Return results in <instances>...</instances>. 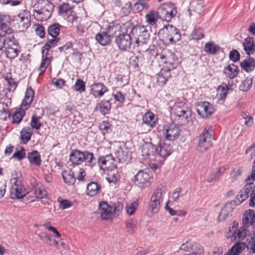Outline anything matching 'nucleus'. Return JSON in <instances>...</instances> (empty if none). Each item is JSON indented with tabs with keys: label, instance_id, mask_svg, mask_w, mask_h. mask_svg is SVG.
Returning a JSON list of instances; mask_svg holds the SVG:
<instances>
[{
	"label": "nucleus",
	"instance_id": "3",
	"mask_svg": "<svg viewBox=\"0 0 255 255\" xmlns=\"http://www.w3.org/2000/svg\"><path fill=\"white\" fill-rule=\"evenodd\" d=\"M34 95V92L32 88H27L20 108L17 109L12 116V124L17 125L20 123L25 114V111L30 107L33 101Z\"/></svg>",
	"mask_w": 255,
	"mask_h": 255
},
{
	"label": "nucleus",
	"instance_id": "51",
	"mask_svg": "<svg viewBox=\"0 0 255 255\" xmlns=\"http://www.w3.org/2000/svg\"><path fill=\"white\" fill-rule=\"evenodd\" d=\"M125 225L127 231L132 233L136 228L137 221L135 219H128L125 221Z\"/></svg>",
	"mask_w": 255,
	"mask_h": 255
},
{
	"label": "nucleus",
	"instance_id": "39",
	"mask_svg": "<svg viewBox=\"0 0 255 255\" xmlns=\"http://www.w3.org/2000/svg\"><path fill=\"white\" fill-rule=\"evenodd\" d=\"M251 229L249 227H245V226L243 225L240 228L237 232L235 233V238H237L240 240H244L247 236L251 234Z\"/></svg>",
	"mask_w": 255,
	"mask_h": 255
},
{
	"label": "nucleus",
	"instance_id": "61",
	"mask_svg": "<svg viewBox=\"0 0 255 255\" xmlns=\"http://www.w3.org/2000/svg\"><path fill=\"white\" fill-rule=\"evenodd\" d=\"M75 90L80 93L85 91V83L83 81H76L75 84Z\"/></svg>",
	"mask_w": 255,
	"mask_h": 255
},
{
	"label": "nucleus",
	"instance_id": "14",
	"mask_svg": "<svg viewBox=\"0 0 255 255\" xmlns=\"http://www.w3.org/2000/svg\"><path fill=\"white\" fill-rule=\"evenodd\" d=\"M4 47L6 57L10 59L15 58L20 52L18 42L15 38L11 42L8 40Z\"/></svg>",
	"mask_w": 255,
	"mask_h": 255
},
{
	"label": "nucleus",
	"instance_id": "27",
	"mask_svg": "<svg viewBox=\"0 0 255 255\" xmlns=\"http://www.w3.org/2000/svg\"><path fill=\"white\" fill-rule=\"evenodd\" d=\"M90 88V94L95 98L102 97L107 91V88L102 83H94Z\"/></svg>",
	"mask_w": 255,
	"mask_h": 255
},
{
	"label": "nucleus",
	"instance_id": "7",
	"mask_svg": "<svg viewBox=\"0 0 255 255\" xmlns=\"http://www.w3.org/2000/svg\"><path fill=\"white\" fill-rule=\"evenodd\" d=\"M94 159V155L89 151H81L78 150L72 151L69 156V161L73 164L79 165L84 161L88 163H92Z\"/></svg>",
	"mask_w": 255,
	"mask_h": 255
},
{
	"label": "nucleus",
	"instance_id": "49",
	"mask_svg": "<svg viewBox=\"0 0 255 255\" xmlns=\"http://www.w3.org/2000/svg\"><path fill=\"white\" fill-rule=\"evenodd\" d=\"M111 106L109 101H102L99 105L98 109L104 115L108 113L111 109Z\"/></svg>",
	"mask_w": 255,
	"mask_h": 255
},
{
	"label": "nucleus",
	"instance_id": "13",
	"mask_svg": "<svg viewBox=\"0 0 255 255\" xmlns=\"http://www.w3.org/2000/svg\"><path fill=\"white\" fill-rule=\"evenodd\" d=\"M165 38L170 44H175L181 38L179 30L172 25H169L165 27Z\"/></svg>",
	"mask_w": 255,
	"mask_h": 255
},
{
	"label": "nucleus",
	"instance_id": "53",
	"mask_svg": "<svg viewBox=\"0 0 255 255\" xmlns=\"http://www.w3.org/2000/svg\"><path fill=\"white\" fill-rule=\"evenodd\" d=\"M50 62L51 59L48 57V55L45 54L43 56L42 54V61L39 67V70L41 72H44L46 67L50 63Z\"/></svg>",
	"mask_w": 255,
	"mask_h": 255
},
{
	"label": "nucleus",
	"instance_id": "60",
	"mask_svg": "<svg viewBox=\"0 0 255 255\" xmlns=\"http://www.w3.org/2000/svg\"><path fill=\"white\" fill-rule=\"evenodd\" d=\"M229 58L234 62L238 61L240 59V54L236 50H233L230 52Z\"/></svg>",
	"mask_w": 255,
	"mask_h": 255
},
{
	"label": "nucleus",
	"instance_id": "28",
	"mask_svg": "<svg viewBox=\"0 0 255 255\" xmlns=\"http://www.w3.org/2000/svg\"><path fill=\"white\" fill-rule=\"evenodd\" d=\"M0 34L2 36L7 38L10 42L14 39L13 32L14 30L9 27V24L5 22L0 19Z\"/></svg>",
	"mask_w": 255,
	"mask_h": 255
},
{
	"label": "nucleus",
	"instance_id": "54",
	"mask_svg": "<svg viewBox=\"0 0 255 255\" xmlns=\"http://www.w3.org/2000/svg\"><path fill=\"white\" fill-rule=\"evenodd\" d=\"M222 174L221 168H218L217 171L212 173L208 177L207 181L208 182H215L218 180Z\"/></svg>",
	"mask_w": 255,
	"mask_h": 255
},
{
	"label": "nucleus",
	"instance_id": "37",
	"mask_svg": "<svg viewBox=\"0 0 255 255\" xmlns=\"http://www.w3.org/2000/svg\"><path fill=\"white\" fill-rule=\"evenodd\" d=\"M239 71V68L234 64L229 65L224 69V73L229 78L232 79L234 78L238 74Z\"/></svg>",
	"mask_w": 255,
	"mask_h": 255
},
{
	"label": "nucleus",
	"instance_id": "46",
	"mask_svg": "<svg viewBox=\"0 0 255 255\" xmlns=\"http://www.w3.org/2000/svg\"><path fill=\"white\" fill-rule=\"evenodd\" d=\"M219 50L220 47L213 42L207 43L204 46V51L209 54H216Z\"/></svg>",
	"mask_w": 255,
	"mask_h": 255
},
{
	"label": "nucleus",
	"instance_id": "1",
	"mask_svg": "<svg viewBox=\"0 0 255 255\" xmlns=\"http://www.w3.org/2000/svg\"><path fill=\"white\" fill-rule=\"evenodd\" d=\"M128 32L131 36L132 40L137 47L143 46L149 40V33L143 25L133 26L130 22L126 23Z\"/></svg>",
	"mask_w": 255,
	"mask_h": 255
},
{
	"label": "nucleus",
	"instance_id": "8",
	"mask_svg": "<svg viewBox=\"0 0 255 255\" xmlns=\"http://www.w3.org/2000/svg\"><path fill=\"white\" fill-rule=\"evenodd\" d=\"M159 18L162 20L170 22L177 14V8L175 4L171 2L164 3L158 9Z\"/></svg>",
	"mask_w": 255,
	"mask_h": 255
},
{
	"label": "nucleus",
	"instance_id": "38",
	"mask_svg": "<svg viewBox=\"0 0 255 255\" xmlns=\"http://www.w3.org/2000/svg\"><path fill=\"white\" fill-rule=\"evenodd\" d=\"M52 39L48 40L42 48V54L44 55L45 54L48 55L49 49L57 45L60 38L59 37H53Z\"/></svg>",
	"mask_w": 255,
	"mask_h": 255
},
{
	"label": "nucleus",
	"instance_id": "56",
	"mask_svg": "<svg viewBox=\"0 0 255 255\" xmlns=\"http://www.w3.org/2000/svg\"><path fill=\"white\" fill-rule=\"evenodd\" d=\"M114 99L120 104H123L126 100V97L124 94L119 91L114 92L112 94Z\"/></svg>",
	"mask_w": 255,
	"mask_h": 255
},
{
	"label": "nucleus",
	"instance_id": "44",
	"mask_svg": "<svg viewBox=\"0 0 255 255\" xmlns=\"http://www.w3.org/2000/svg\"><path fill=\"white\" fill-rule=\"evenodd\" d=\"M100 186L95 182H91L87 186V194L91 196H95L98 193Z\"/></svg>",
	"mask_w": 255,
	"mask_h": 255
},
{
	"label": "nucleus",
	"instance_id": "40",
	"mask_svg": "<svg viewBox=\"0 0 255 255\" xmlns=\"http://www.w3.org/2000/svg\"><path fill=\"white\" fill-rule=\"evenodd\" d=\"M62 177L65 182L69 185L73 184L76 180L74 173L71 169L64 171L62 172Z\"/></svg>",
	"mask_w": 255,
	"mask_h": 255
},
{
	"label": "nucleus",
	"instance_id": "33",
	"mask_svg": "<svg viewBox=\"0 0 255 255\" xmlns=\"http://www.w3.org/2000/svg\"><path fill=\"white\" fill-rule=\"evenodd\" d=\"M157 120L156 116L151 112L146 113L142 117L143 124L148 126L150 128L155 126Z\"/></svg>",
	"mask_w": 255,
	"mask_h": 255
},
{
	"label": "nucleus",
	"instance_id": "64",
	"mask_svg": "<svg viewBox=\"0 0 255 255\" xmlns=\"http://www.w3.org/2000/svg\"><path fill=\"white\" fill-rule=\"evenodd\" d=\"M39 237L41 240H42L46 243H47L51 241V237L44 232L41 233L39 235Z\"/></svg>",
	"mask_w": 255,
	"mask_h": 255
},
{
	"label": "nucleus",
	"instance_id": "48",
	"mask_svg": "<svg viewBox=\"0 0 255 255\" xmlns=\"http://www.w3.org/2000/svg\"><path fill=\"white\" fill-rule=\"evenodd\" d=\"M138 206L137 201L128 203L126 206V211L128 215L131 216L134 214Z\"/></svg>",
	"mask_w": 255,
	"mask_h": 255
},
{
	"label": "nucleus",
	"instance_id": "32",
	"mask_svg": "<svg viewBox=\"0 0 255 255\" xmlns=\"http://www.w3.org/2000/svg\"><path fill=\"white\" fill-rule=\"evenodd\" d=\"M243 45L247 55H250L255 52V43L253 38L248 37L245 39Z\"/></svg>",
	"mask_w": 255,
	"mask_h": 255
},
{
	"label": "nucleus",
	"instance_id": "4",
	"mask_svg": "<svg viewBox=\"0 0 255 255\" xmlns=\"http://www.w3.org/2000/svg\"><path fill=\"white\" fill-rule=\"evenodd\" d=\"M10 180L11 187L10 189V197L12 199H22L28 192L22 184L21 180L17 175L12 174Z\"/></svg>",
	"mask_w": 255,
	"mask_h": 255
},
{
	"label": "nucleus",
	"instance_id": "5",
	"mask_svg": "<svg viewBox=\"0 0 255 255\" xmlns=\"http://www.w3.org/2000/svg\"><path fill=\"white\" fill-rule=\"evenodd\" d=\"M163 190L164 186L159 185L153 192L148 205V210L151 215L157 213L160 208V204L163 200Z\"/></svg>",
	"mask_w": 255,
	"mask_h": 255
},
{
	"label": "nucleus",
	"instance_id": "47",
	"mask_svg": "<svg viewBox=\"0 0 255 255\" xmlns=\"http://www.w3.org/2000/svg\"><path fill=\"white\" fill-rule=\"evenodd\" d=\"M228 89L226 84H222L219 86L217 96L220 100H224L226 98Z\"/></svg>",
	"mask_w": 255,
	"mask_h": 255
},
{
	"label": "nucleus",
	"instance_id": "34",
	"mask_svg": "<svg viewBox=\"0 0 255 255\" xmlns=\"http://www.w3.org/2000/svg\"><path fill=\"white\" fill-rule=\"evenodd\" d=\"M247 247L244 243H236L225 255H239Z\"/></svg>",
	"mask_w": 255,
	"mask_h": 255
},
{
	"label": "nucleus",
	"instance_id": "36",
	"mask_svg": "<svg viewBox=\"0 0 255 255\" xmlns=\"http://www.w3.org/2000/svg\"><path fill=\"white\" fill-rule=\"evenodd\" d=\"M159 18L158 11L154 10L149 11L145 16L146 22L150 25H154L157 21V18Z\"/></svg>",
	"mask_w": 255,
	"mask_h": 255
},
{
	"label": "nucleus",
	"instance_id": "59",
	"mask_svg": "<svg viewBox=\"0 0 255 255\" xmlns=\"http://www.w3.org/2000/svg\"><path fill=\"white\" fill-rule=\"evenodd\" d=\"M35 31L37 35L39 36L40 38H43L45 36V29L44 27L41 24H35Z\"/></svg>",
	"mask_w": 255,
	"mask_h": 255
},
{
	"label": "nucleus",
	"instance_id": "58",
	"mask_svg": "<svg viewBox=\"0 0 255 255\" xmlns=\"http://www.w3.org/2000/svg\"><path fill=\"white\" fill-rule=\"evenodd\" d=\"M253 83V81H241L239 85V89L242 91H248Z\"/></svg>",
	"mask_w": 255,
	"mask_h": 255
},
{
	"label": "nucleus",
	"instance_id": "19",
	"mask_svg": "<svg viewBox=\"0 0 255 255\" xmlns=\"http://www.w3.org/2000/svg\"><path fill=\"white\" fill-rule=\"evenodd\" d=\"M160 62L166 64L168 69H174L177 65V58L173 53L168 52L165 55H159Z\"/></svg>",
	"mask_w": 255,
	"mask_h": 255
},
{
	"label": "nucleus",
	"instance_id": "12",
	"mask_svg": "<svg viewBox=\"0 0 255 255\" xmlns=\"http://www.w3.org/2000/svg\"><path fill=\"white\" fill-rule=\"evenodd\" d=\"M30 17L31 14L29 11L23 10L20 11L15 19L19 29L23 31L30 26Z\"/></svg>",
	"mask_w": 255,
	"mask_h": 255
},
{
	"label": "nucleus",
	"instance_id": "63",
	"mask_svg": "<svg viewBox=\"0 0 255 255\" xmlns=\"http://www.w3.org/2000/svg\"><path fill=\"white\" fill-rule=\"evenodd\" d=\"M25 156V151L23 148H21L19 150L15 151L12 157L17 159L19 160H22Z\"/></svg>",
	"mask_w": 255,
	"mask_h": 255
},
{
	"label": "nucleus",
	"instance_id": "41",
	"mask_svg": "<svg viewBox=\"0 0 255 255\" xmlns=\"http://www.w3.org/2000/svg\"><path fill=\"white\" fill-rule=\"evenodd\" d=\"M61 27H62V26L60 24L57 22L50 24L47 28L48 34L52 37H57L60 32Z\"/></svg>",
	"mask_w": 255,
	"mask_h": 255
},
{
	"label": "nucleus",
	"instance_id": "45",
	"mask_svg": "<svg viewBox=\"0 0 255 255\" xmlns=\"http://www.w3.org/2000/svg\"><path fill=\"white\" fill-rule=\"evenodd\" d=\"M149 6L144 0H138L133 5V12L136 13L141 11L143 9H147Z\"/></svg>",
	"mask_w": 255,
	"mask_h": 255
},
{
	"label": "nucleus",
	"instance_id": "55",
	"mask_svg": "<svg viewBox=\"0 0 255 255\" xmlns=\"http://www.w3.org/2000/svg\"><path fill=\"white\" fill-rule=\"evenodd\" d=\"M132 9V4L131 2H127L121 8V13L123 16H127L130 13Z\"/></svg>",
	"mask_w": 255,
	"mask_h": 255
},
{
	"label": "nucleus",
	"instance_id": "17",
	"mask_svg": "<svg viewBox=\"0 0 255 255\" xmlns=\"http://www.w3.org/2000/svg\"><path fill=\"white\" fill-rule=\"evenodd\" d=\"M98 163L100 168L104 171L113 170L116 168L115 159L111 154L100 157Z\"/></svg>",
	"mask_w": 255,
	"mask_h": 255
},
{
	"label": "nucleus",
	"instance_id": "22",
	"mask_svg": "<svg viewBox=\"0 0 255 255\" xmlns=\"http://www.w3.org/2000/svg\"><path fill=\"white\" fill-rule=\"evenodd\" d=\"M99 213L103 220H109L112 218L113 206L109 205L106 202H101L99 204Z\"/></svg>",
	"mask_w": 255,
	"mask_h": 255
},
{
	"label": "nucleus",
	"instance_id": "2",
	"mask_svg": "<svg viewBox=\"0 0 255 255\" xmlns=\"http://www.w3.org/2000/svg\"><path fill=\"white\" fill-rule=\"evenodd\" d=\"M54 7L48 0H38L33 6V15L38 21H46L51 17Z\"/></svg>",
	"mask_w": 255,
	"mask_h": 255
},
{
	"label": "nucleus",
	"instance_id": "10",
	"mask_svg": "<svg viewBox=\"0 0 255 255\" xmlns=\"http://www.w3.org/2000/svg\"><path fill=\"white\" fill-rule=\"evenodd\" d=\"M181 130L179 126L174 124L165 125L162 129V133L165 139L168 141H173L177 140Z\"/></svg>",
	"mask_w": 255,
	"mask_h": 255
},
{
	"label": "nucleus",
	"instance_id": "52",
	"mask_svg": "<svg viewBox=\"0 0 255 255\" xmlns=\"http://www.w3.org/2000/svg\"><path fill=\"white\" fill-rule=\"evenodd\" d=\"M40 117H38L36 115L32 116L31 120L30 122V126L31 127L35 129H39L42 124L40 122Z\"/></svg>",
	"mask_w": 255,
	"mask_h": 255
},
{
	"label": "nucleus",
	"instance_id": "25",
	"mask_svg": "<svg viewBox=\"0 0 255 255\" xmlns=\"http://www.w3.org/2000/svg\"><path fill=\"white\" fill-rule=\"evenodd\" d=\"M157 151H158V148H157V146L151 143H145L142 146V155L144 158H149L150 159H152V157L155 155H157Z\"/></svg>",
	"mask_w": 255,
	"mask_h": 255
},
{
	"label": "nucleus",
	"instance_id": "35",
	"mask_svg": "<svg viewBox=\"0 0 255 255\" xmlns=\"http://www.w3.org/2000/svg\"><path fill=\"white\" fill-rule=\"evenodd\" d=\"M242 69L247 72H250L253 71L255 68V61L252 57H249L245 59L240 63Z\"/></svg>",
	"mask_w": 255,
	"mask_h": 255
},
{
	"label": "nucleus",
	"instance_id": "30",
	"mask_svg": "<svg viewBox=\"0 0 255 255\" xmlns=\"http://www.w3.org/2000/svg\"><path fill=\"white\" fill-rule=\"evenodd\" d=\"M233 203L234 201H232L231 203H227L221 209L218 218L219 221H223L230 216H231V213L234 209L233 207Z\"/></svg>",
	"mask_w": 255,
	"mask_h": 255
},
{
	"label": "nucleus",
	"instance_id": "43",
	"mask_svg": "<svg viewBox=\"0 0 255 255\" xmlns=\"http://www.w3.org/2000/svg\"><path fill=\"white\" fill-rule=\"evenodd\" d=\"M32 133L31 129L29 127L23 128L20 132V138L22 142L27 143L30 139Z\"/></svg>",
	"mask_w": 255,
	"mask_h": 255
},
{
	"label": "nucleus",
	"instance_id": "11",
	"mask_svg": "<svg viewBox=\"0 0 255 255\" xmlns=\"http://www.w3.org/2000/svg\"><path fill=\"white\" fill-rule=\"evenodd\" d=\"M181 104H175L173 108V111L174 114L181 119L183 123H187L190 119L191 111L186 107H181Z\"/></svg>",
	"mask_w": 255,
	"mask_h": 255
},
{
	"label": "nucleus",
	"instance_id": "23",
	"mask_svg": "<svg viewBox=\"0 0 255 255\" xmlns=\"http://www.w3.org/2000/svg\"><path fill=\"white\" fill-rule=\"evenodd\" d=\"M31 192L34 194V196L28 199L29 202H34L36 199H42L46 196L47 193L40 183H37L33 185Z\"/></svg>",
	"mask_w": 255,
	"mask_h": 255
},
{
	"label": "nucleus",
	"instance_id": "57",
	"mask_svg": "<svg viewBox=\"0 0 255 255\" xmlns=\"http://www.w3.org/2000/svg\"><path fill=\"white\" fill-rule=\"evenodd\" d=\"M110 172L108 174V177L107 179L109 183H115L119 179V176L117 174V172L113 171V170H110Z\"/></svg>",
	"mask_w": 255,
	"mask_h": 255
},
{
	"label": "nucleus",
	"instance_id": "24",
	"mask_svg": "<svg viewBox=\"0 0 255 255\" xmlns=\"http://www.w3.org/2000/svg\"><path fill=\"white\" fill-rule=\"evenodd\" d=\"M243 224L245 227H249L251 229L255 227V212L252 209L245 211L243 216Z\"/></svg>",
	"mask_w": 255,
	"mask_h": 255
},
{
	"label": "nucleus",
	"instance_id": "42",
	"mask_svg": "<svg viewBox=\"0 0 255 255\" xmlns=\"http://www.w3.org/2000/svg\"><path fill=\"white\" fill-rule=\"evenodd\" d=\"M27 158L30 163L36 165H40L41 164L40 155L36 150H34L28 154Z\"/></svg>",
	"mask_w": 255,
	"mask_h": 255
},
{
	"label": "nucleus",
	"instance_id": "16",
	"mask_svg": "<svg viewBox=\"0 0 255 255\" xmlns=\"http://www.w3.org/2000/svg\"><path fill=\"white\" fill-rule=\"evenodd\" d=\"M255 189V185L246 184L237 195L236 200L234 201V205H239L248 199L251 196L253 190H254Z\"/></svg>",
	"mask_w": 255,
	"mask_h": 255
},
{
	"label": "nucleus",
	"instance_id": "6",
	"mask_svg": "<svg viewBox=\"0 0 255 255\" xmlns=\"http://www.w3.org/2000/svg\"><path fill=\"white\" fill-rule=\"evenodd\" d=\"M213 130L210 127H206L199 136L198 148L201 152L205 151L212 145L214 138L212 137Z\"/></svg>",
	"mask_w": 255,
	"mask_h": 255
},
{
	"label": "nucleus",
	"instance_id": "26",
	"mask_svg": "<svg viewBox=\"0 0 255 255\" xmlns=\"http://www.w3.org/2000/svg\"><path fill=\"white\" fill-rule=\"evenodd\" d=\"M115 154L120 162L128 161L131 158L130 152L126 147L118 146L115 149Z\"/></svg>",
	"mask_w": 255,
	"mask_h": 255
},
{
	"label": "nucleus",
	"instance_id": "29",
	"mask_svg": "<svg viewBox=\"0 0 255 255\" xmlns=\"http://www.w3.org/2000/svg\"><path fill=\"white\" fill-rule=\"evenodd\" d=\"M157 148H158L157 155L163 158L169 156L173 151L172 145L165 141L160 142Z\"/></svg>",
	"mask_w": 255,
	"mask_h": 255
},
{
	"label": "nucleus",
	"instance_id": "62",
	"mask_svg": "<svg viewBox=\"0 0 255 255\" xmlns=\"http://www.w3.org/2000/svg\"><path fill=\"white\" fill-rule=\"evenodd\" d=\"M172 69H162L158 73L159 77L162 78L164 80H168L170 76V71Z\"/></svg>",
	"mask_w": 255,
	"mask_h": 255
},
{
	"label": "nucleus",
	"instance_id": "31",
	"mask_svg": "<svg viewBox=\"0 0 255 255\" xmlns=\"http://www.w3.org/2000/svg\"><path fill=\"white\" fill-rule=\"evenodd\" d=\"M96 40L102 46H106L111 42V36L105 31L99 32L95 36Z\"/></svg>",
	"mask_w": 255,
	"mask_h": 255
},
{
	"label": "nucleus",
	"instance_id": "50",
	"mask_svg": "<svg viewBox=\"0 0 255 255\" xmlns=\"http://www.w3.org/2000/svg\"><path fill=\"white\" fill-rule=\"evenodd\" d=\"M191 35L193 39L200 40L204 36V30L200 27H195L192 32Z\"/></svg>",
	"mask_w": 255,
	"mask_h": 255
},
{
	"label": "nucleus",
	"instance_id": "15",
	"mask_svg": "<svg viewBox=\"0 0 255 255\" xmlns=\"http://www.w3.org/2000/svg\"><path fill=\"white\" fill-rule=\"evenodd\" d=\"M196 111L201 117L207 118L214 113V109L209 102H200L197 105Z\"/></svg>",
	"mask_w": 255,
	"mask_h": 255
},
{
	"label": "nucleus",
	"instance_id": "20",
	"mask_svg": "<svg viewBox=\"0 0 255 255\" xmlns=\"http://www.w3.org/2000/svg\"><path fill=\"white\" fill-rule=\"evenodd\" d=\"M59 12L67 21L73 22L75 20V14L71 6L67 3L63 2L59 6Z\"/></svg>",
	"mask_w": 255,
	"mask_h": 255
},
{
	"label": "nucleus",
	"instance_id": "18",
	"mask_svg": "<svg viewBox=\"0 0 255 255\" xmlns=\"http://www.w3.org/2000/svg\"><path fill=\"white\" fill-rule=\"evenodd\" d=\"M180 250L185 252H191L195 255L201 254L203 251L201 246L191 240L187 241L183 243L180 246Z\"/></svg>",
	"mask_w": 255,
	"mask_h": 255
},
{
	"label": "nucleus",
	"instance_id": "9",
	"mask_svg": "<svg viewBox=\"0 0 255 255\" xmlns=\"http://www.w3.org/2000/svg\"><path fill=\"white\" fill-rule=\"evenodd\" d=\"M125 32H123L116 37L115 43L120 50L125 51L128 50L133 41L130 35L128 32V27L125 25Z\"/></svg>",
	"mask_w": 255,
	"mask_h": 255
},
{
	"label": "nucleus",
	"instance_id": "21",
	"mask_svg": "<svg viewBox=\"0 0 255 255\" xmlns=\"http://www.w3.org/2000/svg\"><path fill=\"white\" fill-rule=\"evenodd\" d=\"M151 178V175L149 172L139 170L134 175L133 182L136 185L142 187L143 185L148 183Z\"/></svg>",
	"mask_w": 255,
	"mask_h": 255
}]
</instances>
